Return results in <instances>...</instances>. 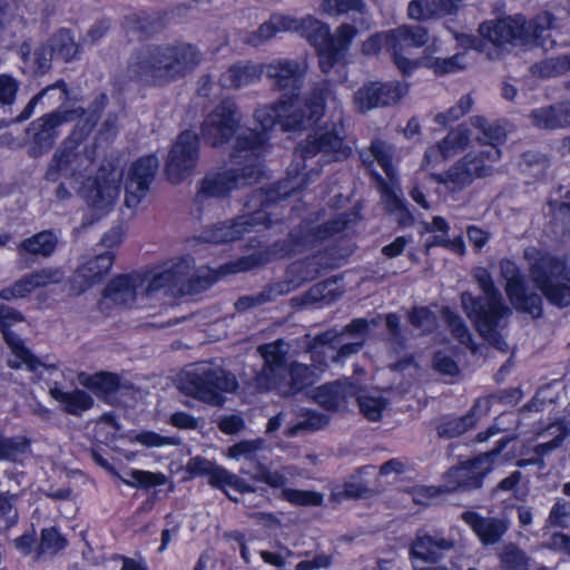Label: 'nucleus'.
Masks as SVG:
<instances>
[{"instance_id":"10","label":"nucleus","mask_w":570,"mask_h":570,"mask_svg":"<svg viewBox=\"0 0 570 570\" xmlns=\"http://www.w3.org/2000/svg\"><path fill=\"white\" fill-rule=\"evenodd\" d=\"M240 122L242 116L238 105L233 99L227 98L206 115L200 126V136L207 145L220 147L235 135L237 137L240 134V131L238 132Z\"/></svg>"},{"instance_id":"12","label":"nucleus","mask_w":570,"mask_h":570,"mask_svg":"<svg viewBox=\"0 0 570 570\" xmlns=\"http://www.w3.org/2000/svg\"><path fill=\"white\" fill-rule=\"evenodd\" d=\"M23 321V316L20 312L14 311L9 306H0V328L3 334V338L11 348L12 357L8 360V365L11 368H20L21 365L36 374H41L42 370L57 371V364H47L40 358L35 356L30 350L24 345L23 341L14 333L10 332L8 327L13 324Z\"/></svg>"},{"instance_id":"62","label":"nucleus","mask_w":570,"mask_h":570,"mask_svg":"<svg viewBox=\"0 0 570 570\" xmlns=\"http://www.w3.org/2000/svg\"><path fill=\"white\" fill-rule=\"evenodd\" d=\"M569 519L570 500L558 499L549 512L547 527L566 529L569 527Z\"/></svg>"},{"instance_id":"29","label":"nucleus","mask_w":570,"mask_h":570,"mask_svg":"<svg viewBox=\"0 0 570 570\" xmlns=\"http://www.w3.org/2000/svg\"><path fill=\"white\" fill-rule=\"evenodd\" d=\"M330 268H332V265L328 262V257L320 253L292 264L287 272L288 282L282 285L284 288H291V291H293L306 282L314 281Z\"/></svg>"},{"instance_id":"48","label":"nucleus","mask_w":570,"mask_h":570,"mask_svg":"<svg viewBox=\"0 0 570 570\" xmlns=\"http://www.w3.org/2000/svg\"><path fill=\"white\" fill-rule=\"evenodd\" d=\"M471 124L474 128L481 131V135L476 139L484 145L495 146L505 137L504 129L498 124H491L481 116H474L471 118Z\"/></svg>"},{"instance_id":"22","label":"nucleus","mask_w":570,"mask_h":570,"mask_svg":"<svg viewBox=\"0 0 570 570\" xmlns=\"http://www.w3.org/2000/svg\"><path fill=\"white\" fill-rule=\"evenodd\" d=\"M308 63L305 58L275 59L263 63V75L273 81V86L279 90L295 91L302 87Z\"/></svg>"},{"instance_id":"4","label":"nucleus","mask_w":570,"mask_h":570,"mask_svg":"<svg viewBox=\"0 0 570 570\" xmlns=\"http://www.w3.org/2000/svg\"><path fill=\"white\" fill-rule=\"evenodd\" d=\"M327 106L337 108L338 99L328 81L315 83L303 104L293 99L258 108L254 117L264 130L279 124L284 130L305 128L318 121Z\"/></svg>"},{"instance_id":"5","label":"nucleus","mask_w":570,"mask_h":570,"mask_svg":"<svg viewBox=\"0 0 570 570\" xmlns=\"http://www.w3.org/2000/svg\"><path fill=\"white\" fill-rule=\"evenodd\" d=\"M473 277L482 291V296L475 298L469 292L462 293V308L473 320L478 332L489 344L501 352H507L509 348L508 343L497 328L502 321L511 315L512 311L505 304L500 289L495 286L488 269L476 267L473 271Z\"/></svg>"},{"instance_id":"30","label":"nucleus","mask_w":570,"mask_h":570,"mask_svg":"<svg viewBox=\"0 0 570 570\" xmlns=\"http://www.w3.org/2000/svg\"><path fill=\"white\" fill-rule=\"evenodd\" d=\"M357 394V386L350 382H335L318 386L313 391L314 401L328 411H342L350 399Z\"/></svg>"},{"instance_id":"44","label":"nucleus","mask_w":570,"mask_h":570,"mask_svg":"<svg viewBox=\"0 0 570 570\" xmlns=\"http://www.w3.org/2000/svg\"><path fill=\"white\" fill-rule=\"evenodd\" d=\"M288 292H291V288H284V286L281 283L274 284L272 286L264 288L262 292L257 294L247 295L238 298V301L235 303V307L237 311L244 312L249 308H254L267 302H271L275 299L277 296H281Z\"/></svg>"},{"instance_id":"28","label":"nucleus","mask_w":570,"mask_h":570,"mask_svg":"<svg viewBox=\"0 0 570 570\" xmlns=\"http://www.w3.org/2000/svg\"><path fill=\"white\" fill-rule=\"evenodd\" d=\"M454 546L455 542L452 539L420 531L411 543L410 556L433 563L439 561L444 552L452 550Z\"/></svg>"},{"instance_id":"39","label":"nucleus","mask_w":570,"mask_h":570,"mask_svg":"<svg viewBox=\"0 0 570 570\" xmlns=\"http://www.w3.org/2000/svg\"><path fill=\"white\" fill-rule=\"evenodd\" d=\"M463 158L474 179L483 178L492 176L497 171L495 164L501 158V151L498 147L491 146L480 153H469Z\"/></svg>"},{"instance_id":"61","label":"nucleus","mask_w":570,"mask_h":570,"mask_svg":"<svg viewBox=\"0 0 570 570\" xmlns=\"http://www.w3.org/2000/svg\"><path fill=\"white\" fill-rule=\"evenodd\" d=\"M370 150L377 164L385 171L386 176L393 180L395 177V171L391 165L393 154L392 147L382 140H375L372 142Z\"/></svg>"},{"instance_id":"50","label":"nucleus","mask_w":570,"mask_h":570,"mask_svg":"<svg viewBox=\"0 0 570 570\" xmlns=\"http://www.w3.org/2000/svg\"><path fill=\"white\" fill-rule=\"evenodd\" d=\"M470 141V135L468 128L464 126H458L452 129L441 141V148H443L445 156L452 157L459 151L468 147Z\"/></svg>"},{"instance_id":"26","label":"nucleus","mask_w":570,"mask_h":570,"mask_svg":"<svg viewBox=\"0 0 570 570\" xmlns=\"http://www.w3.org/2000/svg\"><path fill=\"white\" fill-rule=\"evenodd\" d=\"M139 274L115 277L105 288L102 304L141 307Z\"/></svg>"},{"instance_id":"25","label":"nucleus","mask_w":570,"mask_h":570,"mask_svg":"<svg viewBox=\"0 0 570 570\" xmlns=\"http://www.w3.org/2000/svg\"><path fill=\"white\" fill-rule=\"evenodd\" d=\"M114 254L109 250L96 255L77 268L71 277V287L82 294L95 284L101 282L110 272Z\"/></svg>"},{"instance_id":"11","label":"nucleus","mask_w":570,"mask_h":570,"mask_svg":"<svg viewBox=\"0 0 570 570\" xmlns=\"http://www.w3.org/2000/svg\"><path fill=\"white\" fill-rule=\"evenodd\" d=\"M83 108L61 109L47 114L33 120L27 128L30 137L29 155L39 157L47 153L55 144L59 131L58 128L65 124L82 117Z\"/></svg>"},{"instance_id":"33","label":"nucleus","mask_w":570,"mask_h":570,"mask_svg":"<svg viewBox=\"0 0 570 570\" xmlns=\"http://www.w3.org/2000/svg\"><path fill=\"white\" fill-rule=\"evenodd\" d=\"M462 519L469 524L483 544L497 543L508 530L503 519L481 517L475 512H464Z\"/></svg>"},{"instance_id":"8","label":"nucleus","mask_w":570,"mask_h":570,"mask_svg":"<svg viewBox=\"0 0 570 570\" xmlns=\"http://www.w3.org/2000/svg\"><path fill=\"white\" fill-rule=\"evenodd\" d=\"M249 474L254 481L264 482L272 489H279V498L296 507H320L324 495L320 492L288 488L289 480L297 475V469L293 465L281 466L272 470L265 464H257L255 471L242 470Z\"/></svg>"},{"instance_id":"20","label":"nucleus","mask_w":570,"mask_h":570,"mask_svg":"<svg viewBox=\"0 0 570 570\" xmlns=\"http://www.w3.org/2000/svg\"><path fill=\"white\" fill-rule=\"evenodd\" d=\"M407 94V86L400 82H371L358 88L354 94L357 111L364 114L374 108L396 104Z\"/></svg>"},{"instance_id":"47","label":"nucleus","mask_w":570,"mask_h":570,"mask_svg":"<svg viewBox=\"0 0 570 570\" xmlns=\"http://www.w3.org/2000/svg\"><path fill=\"white\" fill-rule=\"evenodd\" d=\"M474 180V177L470 170V167L465 163L464 158L455 163L443 177L439 178L440 183L445 184L452 189H461L470 185Z\"/></svg>"},{"instance_id":"43","label":"nucleus","mask_w":570,"mask_h":570,"mask_svg":"<svg viewBox=\"0 0 570 570\" xmlns=\"http://www.w3.org/2000/svg\"><path fill=\"white\" fill-rule=\"evenodd\" d=\"M210 485L223 490L235 502H238L239 500L234 498L228 492V489H233L239 493H252L255 491V488L248 484L244 479L222 466L214 472Z\"/></svg>"},{"instance_id":"37","label":"nucleus","mask_w":570,"mask_h":570,"mask_svg":"<svg viewBox=\"0 0 570 570\" xmlns=\"http://www.w3.org/2000/svg\"><path fill=\"white\" fill-rule=\"evenodd\" d=\"M50 396L60 403L62 411L70 415H80L94 405L92 396L83 390L76 389L70 392L53 386L49 390Z\"/></svg>"},{"instance_id":"1","label":"nucleus","mask_w":570,"mask_h":570,"mask_svg":"<svg viewBox=\"0 0 570 570\" xmlns=\"http://www.w3.org/2000/svg\"><path fill=\"white\" fill-rule=\"evenodd\" d=\"M264 142L265 136L252 128L240 132L230 153L233 167L206 174L198 183L195 202L224 198L235 189L255 184L261 176L258 158Z\"/></svg>"},{"instance_id":"56","label":"nucleus","mask_w":570,"mask_h":570,"mask_svg":"<svg viewBox=\"0 0 570 570\" xmlns=\"http://www.w3.org/2000/svg\"><path fill=\"white\" fill-rule=\"evenodd\" d=\"M35 289V284L32 282L30 274H26L11 285L3 287L0 291V298L3 301L26 298Z\"/></svg>"},{"instance_id":"3","label":"nucleus","mask_w":570,"mask_h":570,"mask_svg":"<svg viewBox=\"0 0 570 570\" xmlns=\"http://www.w3.org/2000/svg\"><path fill=\"white\" fill-rule=\"evenodd\" d=\"M257 352L264 365L253 380L245 383L250 393L275 391L282 396H293L317 380L313 366L297 362L287 366L288 345L283 340L261 345Z\"/></svg>"},{"instance_id":"16","label":"nucleus","mask_w":570,"mask_h":570,"mask_svg":"<svg viewBox=\"0 0 570 570\" xmlns=\"http://www.w3.org/2000/svg\"><path fill=\"white\" fill-rule=\"evenodd\" d=\"M198 161V137L191 130L180 132L173 144L166 160V174L173 184H179L196 167Z\"/></svg>"},{"instance_id":"41","label":"nucleus","mask_w":570,"mask_h":570,"mask_svg":"<svg viewBox=\"0 0 570 570\" xmlns=\"http://www.w3.org/2000/svg\"><path fill=\"white\" fill-rule=\"evenodd\" d=\"M289 31L298 32L314 46H320L332 38L330 27L311 16L303 19L292 18Z\"/></svg>"},{"instance_id":"53","label":"nucleus","mask_w":570,"mask_h":570,"mask_svg":"<svg viewBox=\"0 0 570 570\" xmlns=\"http://www.w3.org/2000/svg\"><path fill=\"white\" fill-rule=\"evenodd\" d=\"M330 422V416L326 414L317 413L314 411H307L303 419L293 426H289L285 434L287 436H295L301 431H315L324 428Z\"/></svg>"},{"instance_id":"7","label":"nucleus","mask_w":570,"mask_h":570,"mask_svg":"<svg viewBox=\"0 0 570 570\" xmlns=\"http://www.w3.org/2000/svg\"><path fill=\"white\" fill-rule=\"evenodd\" d=\"M524 256L530 261V278L547 301L559 307L569 306L570 271L566 263L534 248H528Z\"/></svg>"},{"instance_id":"24","label":"nucleus","mask_w":570,"mask_h":570,"mask_svg":"<svg viewBox=\"0 0 570 570\" xmlns=\"http://www.w3.org/2000/svg\"><path fill=\"white\" fill-rule=\"evenodd\" d=\"M186 267L185 264L179 263L159 272L139 274L141 307H146L148 301L161 291L180 288L185 281Z\"/></svg>"},{"instance_id":"14","label":"nucleus","mask_w":570,"mask_h":570,"mask_svg":"<svg viewBox=\"0 0 570 570\" xmlns=\"http://www.w3.org/2000/svg\"><path fill=\"white\" fill-rule=\"evenodd\" d=\"M500 275L505 281V294L512 306L533 317H539L542 312V299L537 293H529L525 279L517 264L510 259L499 263Z\"/></svg>"},{"instance_id":"13","label":"nucleus","mask_w":570,"mask_h":570,"mask_svg":"<svg viewBox=\"0 0 570 570\" xmlns=\"http://www.w3.org/2000/svg\"><path fill=\"white\" fill-rule=\"evenodd\" d=\"M92 157L86 148L73 139H66L55 151L46 178L49 181H57L62 177L79 180L90 169Z\"/></svg>"},{"instance_id":"45","label":"nucleus","mask_w":570,"mask_h":570,"mask_svg":"<svg viewBox=\"0 0 570 570\" xmlns=\"http://www.w3.org/2000/svg\"><path fill=\"white\" fill-rule=\"evenodd\" d=\"M357 399L358 407L361 413L368 421H379L382 416V413L386 406V401L376 392H365L361 391L357 387V394L355 395Z\"/></svg>"},{"instance_id":"2","label":"nucleus","mask_w":570,"mask_h":570,"mask_svg":"<svg viewBox=\"0 0 570 570\" xmlns=\"http://www.w3.org/2000/svg\"><path fill=\"white\" fill-rule=\"evenodd\" d=\"M203 59L200 50L190 43L146 45L132 52L127 73L147 85L164 86L191 72Z\"/></svg>"},{"instance_id":"36","label":"nucleus","mask_w":570,"mask_h":570,"mask_svg":"<svg viewBox=\"0 0 570 570\" xmlns=\"http://www.w3.org/2000/svg\"><path fill=\"white\" fill-rule=\"evenodd\" d=\"M58 245V237L51 230L39 232L17 246V253L23 256L48 258L53 254Z\"/></svg>"},{"instance_id":"58","label":"nucleus","mask_w":570,"mask_h":570,"mask_svg":"<svg viewBox=\"0 0 570 570\" xmlns=\"http://www.w3.org/2000/svg\"><path fill=\"white\" fill-rule=\"evenodd\" d=\"M474 425V419L472 414L464 415L462 417L451 419L438 426V433L443 438H456Z\"/></svg>"},{"instance_id":"35","label":"nucleus","mask_w":570,"mask_h":570,"mask_svg":"<svg viewBox=\"0 0 570 570\" xmlns=\"http://www.w3.org/2000/svg\"><path fill=\"white\" fill-rule=\"evenodd\" d=\"M532 122L541 129H558L570 126V102L538 108L531 114Z\"/></svg>"},{"instance_id":"15","label":"nucleus","mask_w":570,"mask_h":570,"mask_svg":"<svg viewBox=\"0 0 570 570\" xmlns=\"http://www.w3.org/2000/svg\"><path fill=\"white\" fill-rule=\"evenodd\" d=\"M158 167V158L153 155L140 157L129 166L124 180L126 207L135 209L146 198Z\"/></svg>"},{"instance_id":"17","label":"nucleus","mask_w":570,"mask_h":570,"mask_svg":"<svg viewBox=\"0 0 570 570\" xmlns=\"http://www.w3.org/2000/svg\"><path fill=\"white\" fill-rule=\"evenodd\" d=\"M389 31L394 63L401 72L411 73L419 67V62L406 55L407 50L423 47L429 41L428 29L422 26L404 24Z\"/></svg>"},{"instance_id":"59","label":"nucleus","mask_w":570,"mask_h":570,"mask_svg":"<svg viewBox=\"0 0 570 570\" xmlns=\"http://www.w3.org/2000/svg\"><path fill=\"white\" fill-rule=\"evenodd\" d=\"M363 0H323L321 12L328 16H340L348 11L364 12Z\"/></svg>"},{"instance_id":"40","label":"nucleus","mask_w":570,"mask_h":570,"mask_svg":"<svg viewBox=\"0 0 570 570\" xmlns=\"http://www.w3.org/2000/svg\"><path fill=\"white\" fill-rule=\"evenodd\" d=\"M557 27V19L551 13L543 12L538 14L533 20L527 22L529 42L534 41L546 50L552 48L554 40L551 33Z\"/></svg>"},{"instance_id":"63","label":"nucleus","mask_w":570,"mask_h":570,"mask_svg":"<svg viewBox=\"0 0 570 570\" xmlns=\"http://www.w3.org/2000/svg\"><path fill=\"white\" fill-rule=\"evenodd\" d=\"M51 50L60 55L66 60H69L77 53V45L70 32L62 29L53 37Z\"/></svg>"},{"instance_id":"60","label":"nucleus","mask_w":570,"mask_h":570,"mask_svg":"<svg viewBox=\"0 0 570 570\" xmlns=\"http://www.w3.org/2000/svg\"><path fill=\"white\" fill-rule=\"evenodd\" d=\"M426 66L436 75H446L463 69L466 66L464 53H456L449 58L429 59Z\"/></svg>"},{"instance_id":"55","label":"nucleus","mask_w":570,"mask_h":570,"mask_svg":"<svg viewBox=\"0 0 570 570\" xmlns=\"http://www.w3.org/2000/svg\"><path fill=\"white\" fill-rule=\"evenodd\" d=\"M443 315L453 337L456 338L461 344L466 345L472 352H475L476 348L472 343L471 334L462 318L449 309H444Z\"/></svg>"},{"instance_id":"51","label":"nucleus","mask_w":570,"mask_h":570,"mask_svg":"<svg viewBox=\"0 0 570 570\" xmlns=\"http://www.w3.org/2000/svg\"><path fill=\"white\" fill-rule=\"evenodd\" d=\"M474 98L471 94L462 96L458 102L444 112H439L434 117V121L440 125H448L456 121L465 116L473 107Z\"/></svg>"},{"instance_id":"31","label":"nucleus","mask_w":570,"mask_h":570,"mask_svg":"<svg viewBox=\"0 0 570 570\" xmlns=\"http://www.w3.org/2000/svg\"><path fill=\"white\" fill-rule=\"evenodd\" d=\"M464 0H412L407 6L411 20L426 21L456 14Z\"/></svg>"},{"instance_id":"57","label":"nucleus","mask_w":570,"mask_h":570,"mask_svg":"<svg viewBox=\"0 0 570 570\" xmlns=\"http://www.w3.org/2000/svg\"><path fill=\"white\" fill-rule=\"evenodd\" d=\"M35 288H42L49 285H57L63 282L66 273L61 267L47 266L29 273Z\"/></svg>"},{"instance_id":"38","label":"nucleus","mask_w":570,"mask_h":570,"mask_svg":"<svg viewBox=\"0 0 570 570\" xmlns=\"http://www.w3.org/2000/svg\"><path fill=\"white\" fill-rule=\"evenodd\" d=\"M291 26L292 17L273 14L269 20L262 23L257 30L246 33L243 38V42L252 47H259L278 32L289 31Z\"/></svg>"},{"instance_id":"64","label":"nucleus","mask_w":570,"mask_h":570,"mask_svg":"<svg viewBox=\"0 0 570 570\" xmlns=\"http://www.w3.org/2000/svg\"><path fill=\"white\" fill-rule=\"evenodd\" d=\"M409 321L424 333L433 331L436 325L435 314L426 307H414L409 312Z\"/></svg>"},{"instance_id":"49","label":"nucleus","mask_w":570,"mask_h":570,"mask_svg":"<svg viewBox=\"0 0 570 570\" xmlns=\"http://www.w3.org/2000/svg\"><path fill=\"white\" fill-rule=\"evenodd\" d=\"M376 180L382 191V200L385 205V208L391 213H395L400 222L405 220L409 217V213L406 212L404 203L399 196L393 184L391 186L387 185L379 176H376Z\"/></svg>"},{"instance_id":"27","label":"nucleus","mask_w":570,"mask_h":570,"mask_svg":"<svg viewBox=\"0 0 570 570\" xmlns=\"http://www.w3.org/2000/svg\"><path fill=\"white\" fill-rule=\"evenodd\" d=\"M263 76V63L250 60L237 61L223 71L218 83L223 89L239 90L258 82Z\"/></svg>"},{"instance_id":"6","label":"nucleus","mask_w":570,"mask_h":570,"mask_svg":"<svg viewBox=\"0 0 570 570\" xmlns=\"http://www.w3.org/2000/svg\"><path fill=\"white\" fill-rule=\"evenodd\" d=\"M180 390L188 396L213 406H222L224 394L236 393L239 383L234 373L210 363H203L186 371L180 379Z\"/></svg>"},{"instance_id":"19","label":"nucleus","mask_w":570,"mask_h":570,"mask_svg":"<svg viewBox=\"0 0 570 570\" xmlns=\"http://www.w3.org/2000/svg\"><path fill=\"white\" fill-rule=\"evenodd\" d=\"M479 32L495 47L529 42L527 21L522 16L483 22Z\"/></svg>"},{"instance_id":"23","label":"nucleus","mask_w":570,"mask_h":570,"mask_svg":"<svg viewBox=\"0 0 570 570\" xmlns=\"http://www.w3.org/2000/svg\"><path fill=\"white\" fill-rule=\"evenodd\" d=\"M119 178L115 169H100L95 180L82 190L87 204L96 209H109L119 195Z\"/></svg>"},{"instance_id":"21","label":"nucleus","mask_w":570,"mask_h":570,"mask_svg":"<svg viewBox=\"0 0 570 570\" xmlns=\"http://www.w3.org/2000/svg\"><path fill=\"white\" fill-rule=\"evenodd\" d=\"M351 149L343 144L336 131H317L299 145V153L304 159L320 156L322 163L337 161L347 158Z\"/></svg>"},{"instance_id":"54","label":"nucleus","mask_w":570,"mask_h":570,"mask_svg":"<svg viewBox=\"0 0 570 570\" xmlns=\"http://www.w3.org/2000/svg\"><path fill=\"white\" fill-rule=\"evenodd\" d=\"M129 479H121V481L132 488H150L161 485L166 482V476L163 473H155L142 470H131L128 474Z\"/></svg>"},{"instance_id":"42","label":"nucleus","mask_w":570,"mask_h":570,"mask_svg":"<svg viewBox=\"0 0 570 570\" xmlns=\"http://www.w3.org/2000/svg\"><path fill=\"white\" fill-rule=\"evenodd\" d=\"M48 96H50V98L53 100L50 105L65 102L68 97L66 82L63 80H58L55 83L43 88L39 94L31 98V100L27 104L21 114L13 121L21 122L30 118L33 114L36 105L41 99Z\"/></svg>"},{"instance_id":"9","label":"nucleus","mask_w":570,"mask_h":570,"mask_svg":"<svg viewBox=\"0 0 570 570\" xmlns=\"http://www.w3.org/2000/svg\"><path fill=\"white\" fill-rule=\"evenodd\" d=\"M274 191L264 193L256 191L248 203V208L252 210L248 215L238 217L230 223H219L203 234L206 242L214 244H222L238 239L244 233L250 232L258 225H267L268 217L263 209H256V205L265 206L267 203L276 200Z\"/></svg>"},{"instance_id":"34","label":"nucleus","mask_w":570,"mask_h":570,"mask_svg":"<svg viewBox=\"0 0 570 570\" xmlns=\"http://www.w3.org/2000/svg\"><path fill=\"white\" fill-rule=\"evenodd\" d=\"M345 226V220L338 218L324 223L306 232H298L292 235L291 252H302L314 246L315 242L325 239L334 233L341 232Z\"/></svg>"},{"instance_id":"32","label":"nucleus","mask_w":570,"mask_h":570,"mask_svg":"<svg viewBox=\"0 0 570 570\" xmlns=\"http://www.w3.org/2000/svg\"><path fill=\"white\" fill-rule=\"evenodd\" d=\"M79 382L99 397H107L117 392H128L134 387L130 381L111 372L82 373L79 375Z\"/></svg>"},{"instance_id":"46","label":"nucleus","mask_w":570,"mask_h":570,"mask_svg":"<svg viewBox=\"0 0 570 570\" xmlns=\"http://www.w3.org/2000/svg\"><path fill=\"white\" fill-rule=\"evenodd\" d=\"M501 570H530V558L514 543H507L500 551Z\"/></svg>"},{"instance_id":"52","label":"nucleus","mask_w":570,"mask_h":570,"mask_svg":"<svg viewBox=\"0 0 570 570\" xmlns=\"http://www.w3.org/2000/svg\"><path fill=\"white\" fill-rule=\"evenodd\" d=\"M67 546V540L57 531L56 528L42 529L40 543L38 546L37 558L42 554L53 556Z\"/></svg>"},{"instance_id":"18","label":"nucleus","mask_w":570,"mask_h":570,"mask_svg":"<svg viewBox=\"0 0 570 570\" xmlns=\"http://www.w3.org/2000/svg\"><path fill=\"white\" fill-rule=\"evenodd\" d=\"M494 454L487 452L450 469L445 474V490L455 492L481 488L484 476L491 471V456Z\"/></svg>"}]
</instances>
